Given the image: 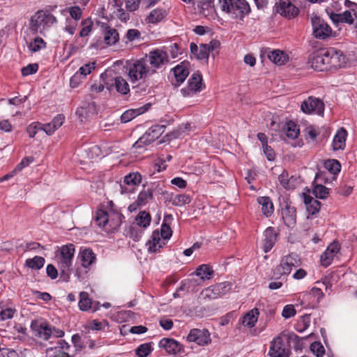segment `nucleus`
Masks as SVG:
<instances>
[{"instance_id": "nucleus-1", "label": "nucleus", "mask_w": 357, "mask_h": 357, "mask_svg": "<svg viewBox=\"0 0 357 357\" xmlns=\"http://www.w3.org/2000/svg\"><path fill=\"white\" fill-rule=\"evenodd\" d=\"M56 18L52 14L39 10L31 17L29 29L33 34L39 33L45 36V29L56 23Z\"/></svg>"}, {"instance_id": "nucleus-2", "label": "nucleus", "mask_w": 357, "mask_h": 357, "mask_svg": "<svg viewBox=\"0 0 357 357\" xmlns=\"http://www.w3.org/2000/svg\"><path fill=\"white\" fill-rule=\"evenodd\" d=\"M222 11L232 18L243 20L250 12V7L245 0H219Z\"/></svg>"}, {"instance_id": "nucleus-3", "label": "nucleus", "mask_w": 357, "mask_h": 357, "mask_svg": "<svg viewBox=\"0 0 357 357\" xmlns=\"http://www.w3.org/2000/svg\"><path fill=\"white\" fill-rule=\"evenodd\" d=\"M74 254L75 247L73 244L63 245L61 248L59 267L60 269V279L63 282H68L70 280Z\"/></svg>"}, {"instance_id": "nucleus-4", "label": "nucleus", "mask_w": 357, "mask_h": 357, "mask_svg": "<svg viewBox=\"0 0 357 357\" xmlns=\"http://www.w3.org/2000/svg\"><path fill=\"white\" fill-rule=\"evenodd\" d=\"M291 336L297 337L295 334L286 335L283 333L274 337L271 342L268 356L271 357H289L291 349L284 342V340L290 339Z\"/></svg>"}, {"instance_id": "nucleus-5", "label": "nucleus", "mask_w": 357, "mask_h": 357, "mask_svg": "<svg viewBox=\"0 0 357 357\" xmlns=\"http://www.w3.org/2000/svg\"><path fill=\"white\" fill-rule=\"evenodd\" d=\"M126 71L129 80L132 83L145 79L150 73L147 61L144 59L130 62L126 66Z\"/></svg>"}, {"instance_id": "nucleus-6", "label": "nucleus", "mask_w": 357, "mask_h": 357, "mask_svg": "<svg viewBox=\"0 0 357 357\" xmlns=\"http://www.w3.org/2000/svg\"><path fill=\"white\" fill-rule=\"evenodd\" d=\"M165 126L162 125H154L149 128L146 132L133 144L136 149H141L144 146L150 144L158 139L165 132Z\"/></svg>"}, {"instance_id": "nucleus-7", "label": "nucleus", "mask_w": 357, "mask_h": 357, "mask_svg": "<svg viewBox=\"0 0 357 357\" xmlns=\"http://www.w3.org/2000/svg\"><path fill=\"white\" fill-rule=\"evenodd\" d=\"M301 264V261L298 255L291 253L281 259L280 264L275 268V272L280 276L288 275L293 268L298 267Z\"/></svg>"}, {"instance_id": "nucleus-8", "label": "nucleus", "mask_w": 357, "mask_h": 357, "mask_svg": "<svg viewBox=\"0 0 357 357\" xmlns=\"http://www.w3.org/2000/svg\"><path fill=\"white\" fill-rule=\"evenodd\" d=\"M328 70H337L346 63V58L342 52L334 47L326 49Z\"/></svg>"}, {"instance_id": "nucleus-9", "label": "nucleus", "mask_w": 357, "mask_h": 357, "mask_svg": "<svg viewBox=\"0 0 357 357\" xmlns=\"http://www.w3.org/2000/svg\"><path fill=\"white\" fill-rule=\"evenodd\" d=\"M326 58V49L317 50L309 56L307 65L315 70H328Z\"/></svg>"}, {"instance_id": "nucleus-10", "label": "nucleus", "mask_w": 357, "mask_h": 357, "mask_svg": "<svg viewBox=\"0 0 357 357\" xmlns=\"http://www.w3.org/2000/svg\"><path fill=\"white\" fill-rule=\"evenodd\" d=\"M313 34L316 38L325 39L332 34L330 26L321 17L314 16L311 18Z\"/></svg>"}, {"instance_id": "nucleus-11", "label": "nucleus", "mask_w": 357, "mask_h": 357, "mask_svg": "<svg viewBox=\"0 0 357 357\" xmlns=\"http://www.w3.org/2000/svg\"><path fill=\"white\" fill-rule=\"evenodd\" d=\"M203 88L202 77L199 73H193L188 81L186 87L181 90L183 96H192L202 91Z\"/></svg>"}, {"instance_id": "nucleus-12", "label": "nucleus", "mask_w": 357, "mask_h": 357, "mask_svg": "<svg viewBox=\"0 0 357 357\" xmlns=\"http://www.w3.org/2000/svg\"><path fill=\"white\" fill-rule=\"evenodd\" d=\"M70 349L68 342L59 340L54 346L47 348L45 354L47 357H72L69 354Z\"/></svg>"}, {"instance_id": "nucleus-13", "label": "nucleus", "mask_w": 357, "mask_h": 357, "mask_svg": "<svg viewBox=\"0 0 357 357\" xmlns=\"http://www.w3.org/2000/svg\"><path fill=\"white\" fill-rule=\"evenodd\" d=\"M301 110L305 114L314 112L318 115L323 116L324 105L320 100L313 97H309L302 102Z\"/></svg>"}, {"instance_id": "nucleus-14", "label": "nucleus", "mask_w": 357, "mask_h": 357, "mask_svg": "<svg viewBox=\"0 0 357 357\" xmlns=\"http://www.w3.org/2000/svg\"><path fill=\"white\" fill-rule=\"evenodd\" d=\"M142 181V176L138 172H132L124 177L123 183L120 185L121 193H132L135 187Z\"/></svg>"}, {"instance_id": "nucleus-15", "label": "nucleus", "mask_w": 357, "mask_h": 357, "mask_svg": "<svg viewBox=\"0 0 357 357\" xmlns=\"http://www.w3.org/2000/svg\"><path fill=\"white\" fill-rule=\"evenodd\" d=\"M187 340L204 346L211 342L210 333L206 329L193 328L188 335Z\"/></svg>"}, {"instance_id": "nucleus-16", "label": "nucleus", "mask_w": 357, "mask_h": 357, "mask_svg": "<svg viewBox=\"0 0 357 357\" xmlns=\"http://www.w3.org/2000/svg\"><path fill=\"white\" fill-rule=\"evenodd\" d=\"M232 289V284L229 282H221L205 290V296L215 299L229 293Z\"/></svg>"}, {"instance_id": "nucleus-17", "label": "nucleus", "mask_w": 357, "mask_h": 357, "mask_svg": "<svg viewBox=\"0 0 357 357\" xmlns=\"http://www.w3.org/2000/svg\"><path fill=\"white\" fill-rule=\"evenodd\" d=\"M276 12L281 15L291 19L298 14V8L290 0H280L275 5Z\"/></svg>"}, {"instance_id": "nucleus-18", "label": "nucleus", "mask_w": 357, "mask_h": 357, "mask_svg": "<svg viewBox=\"0 0 357 357\" xmlns=\"http://www.w3.org/2000/svg\"><path fill=\"white\" fill-rule=\"evenodd\" d=\"M330 18L335 24L346 23L357 27V14L354 10H345L342 13H332Z\"/></svg>"}, {"instance_id": "nucleus-19", "label": "nucleus", "mask_w": 357, "mask_h": 357, "mask_svg": "<svg viewBox=\"0 0 357 357\" xmlns=\"http://www.w3.org/2000/svg\"><path fill=\"white\" fill-rule=\"evenodd\" d=\"M148 58L150 65L155 68H159L169 61L167 53L160 49L150 52Z\"/></svg>"}, {"instance_id": "nucleus-20", "label": "nucleus", "mask_w": 357, "mask_h": 357, "mask_svg": "<svg viewBox=\"0 0 357 357\" xmlns=\"http://www.w3.org/2000/svg\"><path fill=\"white\" fill-rule=\"evenodd\" d=\"M340 245L337 242L331 243L326 250L320 256V263L321 266L328 267L331 264L334 257L339 252Z\"/></svg>"}, {"instance_id": "nucleus-21", "label": "nucleus", "mask_w": 357, "mask_h": 357, "mask_svg": "<svg viewBox=\"0 0 357 357\" xmlns=\"http://www.w3.org/2000/svg\"><path fill=\"white\" fill-rule=\"evenodd\" d=\"M264 236L263 250L265 252H268L274 246L277 241L278 233L274 228L270 227L264 231Z\"/></svg>"}, {"instance_id": "nucleus-22", "label": "nucleus", "mask_w": 357, "mask_h": 357, "mask_svg": "<svg viewBox=\"0 0 357 357\" xmlns=\"http://www.w3.org/2000/svg\"><path fill=\"white\" fill-rule=\"evenodd\" d=\"M172 70L177 84H180L185 81L190 73L189 63L187 61H183L175 66Z\"/></svg>"}, {"instance_id": "nucleus-23", "label": "nucleus", "mask_w": 357, "mask_h": 357, "mask_svg": "<svg viewBox=\"0 0 357 357\" xmlns=\"http://www.w3.org/2000/svg\"><path fill=\"white\" fill-rule=\"evenodd\" d=\"M282 217L288 227H293L296 222V211L294 206L287 205L282 209Z\"/></svg>"}, {"instance_id": "nucleus-24", "label": "nucleus", "mask_w": 357, "mask_h": 357, "mask_svg": "<svg viewBox=\"0 0 357 357\" xmlns=\"http://www.w3.org/2000/svg\"><path fill=\"white\" fill-rule=\"evenodd\" d=\"M160 347L165 349L169 354H176L182 350L181 345L175 340L171 338H163L159 342Z\"/></svg>"}, {"instance_id": "nucleus-25", "label": "nucleus", "mask_w": 357, "mask_h": 357, "mask_svg": "<svg viewBox=\"0 0 357 357\" xmlns=\"http://www.w3.org/2000/svg\"><path fill=\"white\" fill-rule=\"evenodd\" d=\"M347 132L344 128H340L334 136L332 146L334 151L343 150L346 144Z\"/></svg>"}, {"instance_id": "nucleus-26", "label": "nucleus", "mask_w": 357, "mask_h": 357, "mask_svg": "<svg viewBox=\"0 0 357 357\" xmlns=\"http://www.w3.org/2000/svg\"><path fill=\"white\" fill-rule=\"evenodd\" d=\"M146 245L149 252H155L165 245V241L160 236L158 230L153 231Z\"/></svg>"}, {"instance_id": "nucleus-27", "label": "nucleus", "mask_w": 357, "mask_h": 357, "mask_svg": "<svg viewBox=\"0 0 357 357\" xmlns=\"http://www.w3.org/2000/svg\"><path fill=\"white\" fill-rule=\"evenodd\" d=\"M79 258L81 260L82 266L84 268H88L96 260V254L90 248H85L80 250L79 253Z\"/></svg>"}, {"instance_id": "nucleus-28", "label": "nucleus", "mask_w": 357, "mask_h": 357, "mask_svg": "<svg viewBox=\"0 0 357 357\" xmlns=\"http://www.w3.org/2000/svg\"><path fill=\"white\" fill-rule=\"evenodd\" d=\"M114 86L116 91L122 95H126L130 91L129 85L127 81L121 77H116L114 79V82L107 86V88L111 90Z\"/></svg>"}, {"instance_id": "nucleus-29", "label": "nucleus", "mask_w": 357, "mask_h": 357, "mask_svg": "<svg viewBox=\"0 0 357 357\" xmlns=\"http://www.w3.org/2000/svg\"><path fill=\"white\" fill-rule=\"evenodd\" d=\"M119 40V33L116 29L106 25L104 29V41L108 45H114Z\"/></svg>"}, {"instance_id": "nucleus-30", "label": "nucleus", "mask_w": 357, "mask_h": 357, "mask_svg": "<svg viewBox=\"0 0 357 357\" xmlns=\"http://www.w3.org/2000/svg\"><path fill=\"white\" fill-rule=\"evenodd\" d=\"M268 57L270 61L279 66L284 65L289 59V56L283 51L279 50L270 52Z\"/></svg>"}, {"instance_id": "nucleus-31", "label": "nucleus", "mask_w": 357, "mask_h": 357, "mask_svg": "<svg viewBox=\"0 0 357 357\" xmlns=\"http://www.w3.org/2000/svg\"><path fill=\"white\" fill-rule=\"evenodd\" d=\"M304 202L309 214L314 215L319 211L321 208V203L319 201L309 195H305Z\"/></svg>"}, {"instance_id": "nucleus-32", "label": "nucleus", "mask_w": 357, "mask_h": 357, "mask_svg": "<svg viewBox=\"0 0 357 357\" xmlns=\"http://www.w3.org/2000/svg\"><path fill=\"white\" fill-rule=\"evenodd\" d=\"M259 315V310L257 308H254L248 312L242 319L241 323L243 326L252 328L255 326L257 321Z\"/></svg>"}, {"instance_id": "nucleus-33", "label": "nucleus", "mask_w": 357, "mask_h": 357, "mask_svg": "<svg viewBox=\"0 0 357 357\" xmlns=\"http://www.w3.org/2000/svg\"><path fill=\"white\" fill-rule=\"evenodd\" d=\"M257 202L261 206V211L266 216H270L273 213V204L268 197H260Z\"/></svg>"}, {"instance_id": "nucleus-34", "label": "nucleus", "mask_w": 357, "mask_h": 357, "mask_svg": "<svg viewBox=\"0 0 357 357\" xmlns=\"http://www.w3.org/2000/svg\"><path fill=\"white\" fill-rule=\"evenodd\" d=\"M324 294L320 287H314L310 291L305 294L303 296V300L309 301L313 298L312 301V303H318L320 300L323 298Z\"/></svg>"}, {"instance_id": "nucleus-35", "label": "nucleus", "mask_w": 357, "mask_h": 357, "mask_svg": "<svg viewBox=\"0 0 357 357\" xmlns=\"http://www.w3.org/2000/svg\"><path fill=\"white\" fill-rule=\"evenodd\" d=\"M278 180L285 189L289 190L295 188L296 178L294 176L289 177L287 171L282 172L279 176Z\"/></svg>"}, {"instance_id": "nucleus-36", "label": "nucleus", "mask_w": 357, "mask_h": 357, "mask_svg": "<svg viewBox=\"0 0 357 357\" xmlns=\"http://www.w3.org/2000/svg\"><path fill=\"white\" fill-rule=\"evenodd\" d=\"M122 215L119 213H110L107 227L105 229L107 232H114L121 223Z\"/></svg>"}, {"instance_id": "nucleus-37", "label": "nucleus", "mask_w": 357, "mask_h": 357, "mask_svg": "<svg viewBox=\"0 0 357 357\" xmlns=\"http://www.w3.org/2000/svg\"><path fill=\"white\" fill-rule=\"evenodd\" d=\"M151 221V216L146 211H140L135 218L136 225L144 229L150 225Z\"/></svg>"}, {"instance_id": "nucleus-38", "label": "nucleus", "mask_w": 357, "mask_h": 357, "mask_svg": "<svg viewBox=\"0 0 357 357\" xmlns=\"http://www.w3.org/2000/svg\"><path fill=\"white\" fill-rule=\"evenodd\" d=\"M144 229L139 227L136 225H132L129 226L126 229V236H129L135 241H138L141 238L142 234L144 232Z\"/></svg>"}, {"instance_id": "nucleus-39", "label": "nucleus", "mask_w": 357, "mask_h": 357, "mask_svg": "<svg viewBox=\"0 0 357 357\" xmlns=\"http://www.w3.org/2000/svg\"><path fill=\"white\" fill-rule=\"evenodd\" d=\"M45 261V260L43 257L35 256L33 258L27 259L24 265L31 269L39 270L44 266Z\"/></svg>"}, {"instance_id": "nucleus-40", "label": "nucleus", "mask_w": 357, "mask_h": 357, "mask_svg": "<svg viewBox=\"0 0 357 357\" xmlns=\"http://www.w3.org/2000/svg\"><path fill=\"white\" fill-rule=\"evenodd\" d=\"M153 190L149 188L143 189L138 195L137 201L142 206L146 205L150 200L153 198Z\"/></svg>"}, {"instance_id": "nucleus-41", "label": "nucleus", "mask_w": 357, "mask_h": 357, "mask_svg": "<svg viewBox=\"0 0 357 357\" xmlns=\"http://www.w3.org/2000/svg\"><path fill=\"white\" fill-rule=\"evenodd\" d=\"M166 11L162 8H156L152 10L147 17L149 23L155 24L160 22L165 16Z\"/></svg>"}, {"instance_id": "nucleus-42", "label": "nucleus", "mask_w": 357, "mask_h": 357, "mask_svg": "<svg viewBox=\"0 0 357 357\" xmlns=\"http://www.w3.org/2000/svg\"><path fill=\"white\" fill-rule=\"evenodd\" d=\"M52 334V328L47 324H40L36 330V335L44 340H48Z\"/></svg>"}, {"instance_id": "nucleus-43", "label": "nucleus", "mask_w": 357, "mask_h": 357, "mask_svg": "<svg viewBox=\"0 0 357 357\" xmlns=\"http://www.w3.org/2000/svg\"><path fill=\"white\" fill-rule=\"evenodd\" d=\"M79 307L82 311H87L92 307V301L89 298V294L86 291L79 293Z\"/></svg>"}, {"instance_id": "nucleus-44", "label": "nucleus", "mask_w": 357, "mask_h": 357, "mask_svg": "<svg viewBox=\"0 0 357 357\" xmlns=\"http://www.w3.org/2000/svg\"><path fill=\"white\" fill-rule=\"evenodd\" d=\"M27 47L31 52H37L46 47V43L42 38L36 36L29 43H27Z\"/></svg>"}, {"instance_id": "nucleus-45", "label": "nucleus", "mask_w": 357, "mask_h": 357, "mask_svg": "<svg viewBox=\"0 0 357 357\" xmlns=\"http://www.w3.org/2000/svg\"><path fill=\"white\" fill-rule=\"evenodd\" d=\"M110 214L103 210H98L96 212V222L99 227H102L105 230L107 227Z\"/></svg>"}, {"instance_id": "nucleus-46", "label": "nucleus", "mask_w": 357, "mask_h": 357, "mask_svg": "<svg viewBox=\"0 0 357 357\" xmlns=\"http://www.w3.org/2000/svg\"><path fill=\"white\" fill-rule=\"evenodd\" d=\"M213 273L211 268L207 264H202L196 269L195 274L202 280L210 279Z\"/></svg>"}, {"instance_id": "nucleus-47", "label": "nucleus", "mask_w": 357, "mask_h": 357, "mask_svg": "<svg viewBox=\"0 0 357 357\" xmlns=\"http://www.w3.org/2000/svg\"><path fill=\"white\" fill-rule=\"evenodd\" d=\"M324 167L333 175L338 174L341 169L340 163L338 160L335 159L327 160L325 161Z\"/></svg>"}, {"instance_id": "nucleus-48", "label": "nucleus", "mask_w": 357, "mask_h": 357, "mask_svg": "<svg viewBox=\"0 0 357 357\" xmlns=\"http://www.w3.org/2000/svg\"><path fill=\"white\" fill-rule=\"evenodd\" d=\"M172 204L176 206H183L190 203L191 198L186 194H179L172 197Z\"/></svg>"}, {"instance_id": "nucleus-49", "label": "nucleus", "mask_w": 357, "mask_h": 357, "mask_svg": "<svg viewBox=\"0 0 357 357\" xmlns=\"http://www.w3.org/2000/svg\"><path fill=\"white\" fill-rule=\"evenodd\" d=\"M215 0H202L201 2V10L205 15H211L215 12Z\"/></svg>"}, {"instance_id": "nucleus-50", "label": "nucleus", "mask_w": 357, "mask_h": 357, "mask_svg": "<svg viewBox=\"0 0 357 357\" xmlns=\"http://www.w3.org/2000/svg\"><path fill=\"white\" fill-rule=\"evenodd\" d=\"M286 135L292 139L298 137L299 134V129L297 126L292 121H289L286 124L285 128Z\"/></svg>"}, {"instance_id": "nucleus-51", "label": "nucleus", "mask_w": 357, "mask_h": 357, "mask_svg": "<svg viewBox=\"0 0 357 357\" xmlns=\"http://www.w3.org/2000/svg\"><path fill=\"white\" fill-rule=\"evenodd\" d=\"M152 351L151 343H144L140 344L136 349L135 353L138 357H146Z\"/></svg>"}, {"instance_id": "nucleus-52", "label": "nucleus", "mask_w": 357, "mask_h": 357, "mask_svg": "<svg viewBox=\"0 0 357 357\" xmlns=\"http://www.w3.org/2000/svg\"><path fill=\"white\" fill-rule=\"evenodd\" d=\"M312 193L317 198L326 199L328 197L329 192L326 187L319 184L314 187Z\"/></svg>"}, {"instance_id": "nucleus-53", "label": "nucleus", "mask_w": 357, "mask_h": 357, "mask_svg": "<svg viewBox=\"0 0 357 357\" xmlns=\"http://www.w3.org/2000/svg\"><path fill=\"white\" fill-rule=\"evenodd\" d=\"M139 114L140 113L137 109H128L122 114L121 116V121L127 123L138 116Z\"/></svg>"}, {"instance_id": "nucleus-54", "label": "nucleus", "mask_w": 357, "mask_h": 357, "mask_svg": "<svg viewBox=\"0 0 357 357\" xmlns=\"http://www.w3.org/2000/svg\"><path fill=\"white\" fill-rule=\"evenodd\" d=\"M33 160L34 158L32 156L24 158L14 168V172H16L17 173L20 172L24 168L28 167L31 163H32Z\"/></svg>"}, {"instance_id": "nucleus-55", "label": "nucleus", "mask_w": 357, "mask_h": 357, "mask_svg": "<svg viewBox=\"0 0 357 357\" xmlns=\"http://www.w3.org/2000/svg\"><path fill=\"white\" fill-rule=\"evenodd\" d=\"M310 350L317 357H322L325 353L324 348L320 342H314L310 345Z\"/></svg>"}, {"instance_id": "nucleus-56", "label": "nucleus", "mask_w": 357, "mask_h": 357, "mask_svg": "<svg viewBox=\"0 0 357 357\" xmlns=\"http://www.w3.org/2000/svg\"><path fill=\"white\" fill-rule=\"evenodd\" d=\"M209 52H208V46L205 45L204 44H201L199 45V53L197 54V59L198 60H204L206 62L208 61V56H209Z\"/></svg>"}, {"instance_id": "nucleus-57", "label": "nucleus", "mask_w": 357, "mask_h": 357, "mask_svg": "<svg viewBox=\"0 0 357 357\" xmlns=\"http://www.w3.org/2000/svg\"><path fill=\"white\" fill-rule=\"evenodd\" d=\"M172 231L171 227L166 223H162L160 228V236L164 240H167L171 238Z\"/></svg>"}, {"instance_id": "nucleus-58", "label": "nucleus", "mask_w": 357, "mask_h": 357, "mask_svg": "<svg viewBox=\"0 0 357 357\" xmlns=\"http://www.w3.org/2000/svg\"><path fill=\"white\" fill-rule=\"evenodd\" d=\"M38 65L37 63L29 64L25 67H23L21 70L22 75L23 76H28L33 75L38 71Z\"/></svg>"}, {"instance_id": "nucleus-59", "label": "nucleus", "mask_w": 357, "mask_h": 357, "mask_svg": "<svg viewBox=\"0 0 357 357\" xmlns=\"http://www.w3.org/2000/svg\"><path fill=\"white\" fill-rule=\"evenodd\" d=\"M96 68V63H89L83 66L80 67L77 74L79 73L80 75H82L84 77H86L87 75H89L92 70H94Z\"/></svg>"}, {"instance_id": "nucleus-60", "label": "nucleus", "mask_w": 357, "mask_h": 357, "mask_svg": "<svg viewBox=\"0 0 357 357\" xmlns=\"http://www.w3.org/2000/svg\"><path fill=\"white\" fill-rule=\"evenodd\" d=\"M16 310L11 307H8L4 310H1L0 312V319L5 321L13 317Z\"/></svg>"}, {"instance_id": "nucleus-61", "label": "nucleus", "mask_w": 357, "mask_h": 357, "mask_svg": "<svg viewBox=\"0 0 357 357\" xmlns=\"http://www.w3.org/2000/svg\"><path fill=\"white\" fill-rule=\"evenodd\" d=\"M296 314V310L293 305H287L284 307L282 316L285 319H289L294 317Z\"/></svg>"}, {"instance_id": "nucleus-62", "label": "nucleus", "mask_w": 357, "mask_h": 357, "mask_svg": "<svg viewBox=\"0 0 357 357\" xmlns=\"http://www.w3.org/2000/svg\"><path fill=\"white\" fill-rule=\"evenodd\" d=\"M41 126V123L36 122L30 124L27 128L26 132L29 136L31 138L34 137L38 130H40L39 128Z\"/></svg>"}, {"instance_id": "nucleus-63", "label": "nucleus", "mask_w": 357, "mask_h": 357, "mask_svg": "<svg viewBox=\"0 0 357 357\" xmlns=\"http://www.w3.org/2000/svg\"><path fill=\"white\" fill-rule=\"evenodd\" d=\"M69 13L72 18L75 20H79L82 17V10L79 6H73L70 8Z\"/></svg>"}, {"instance_id": "nucleus-64", "label": "nucleus", "mask_w": 357, "mask_h": 357, "mask_svg": "<svg viewBox=\"0 0 357 357\" xmlns=\"http://www.w3.org/2000/svg\"><path fill=\"white\" fill-rule=\"evenodd\" d=\"M46 273L51 279H56L58 276V271L52 264H48L46 267Z\"/></svg>"}]
</instances>
